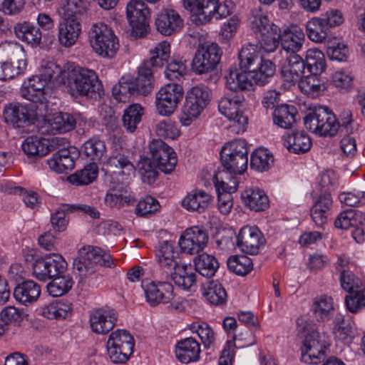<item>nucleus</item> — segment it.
<instances>
[{"mask_svg":"<svg viewBox=\"0 0 365 365\" xmlns=\"http://www.w3.org/2000/svg\"><path fill=\"white\" fill-rule=\"evenodd\" d=\"M304 123L307 129L323 137L334 136L339 128H342L348 134L352 133L354 130V122L349 110L344 111L341 120L338 121L331 110L322 106L311 109L304 117Z\"/></svg>","mask_w":365,"mask_h":365,"instance_id":"1","label":"nucleus"},{"mask_svg":"<svg viewBox=\"0 0 365 365\" xmlns=\"http://www.w3.org/2000/svg\"><path fill=\"white\" fill-rule=\"evenodd\" d=\"M62 86L72 96L100 97L103 86L96 72L87 68L70 66L61 74Z\"/></svg>","mask_w":365,"mask_h":365,"instance_id":"2","label":"nucleus"},{"mask_svg":"<svg viewBox=\"0 0 365 365\" xmlns=\"http://www.w3.org/2000/svg\"><path fill=\"white\" fill-rule=\"evenodd\" d=\"M114 263L110 254L98 247L88 246L79 251V256L74 259L73 269L79 278V283L87 281L91 286H96V281H101L103 276L95 274L99 266L112 267Z\"/></svg>","mask_w":365,"mask_h":365,"instance_id":"3","label":"nucleus"},{"mask_svg":"<svg viewBox=\"0 0 365 365\" xmlns=\"http://www.w3.org/2000/svg\"><path fill=\"white\" fill-rule=\"evenodd\" d=\"M88 38L93 51L104 58H113L119 48L118 39L113 31L102 22L92 24Z\"/></svg>","mask_w":365,"mask_h":365,"instance_id":"4","label":"nucleus"},{"mask_svg":"<svg viewBox=\"0 0 365 365\" xmlns=\"http://www.w3.org/2000/svg\"><path fill=\"white\" fill-rule=\"evenodd\" d=\"M211 92L204 85L192 87L187 93L185 102L180 116L182 125L187 126L197 118L210 101Z\"/></svg>","mask_w":365,"mask_h":365,"instance_id":"5","label":"nucleus"},{"mask_svg":"<svg viewBox=\"0 0 365 365\" xmlns=\"http://www.w3.org/2000/svg\"><path fill=\"white\" fill-rule=\"evenodd\" d=\"M4 118L7 124L12 125L21 133L30 132L38 118L34 106L24 105L19 103H10L5 106Z\"/></svg>","mask_w":365,"mask_h":365,"instance_id":"6","label":"nucleus"},{"mask_svg":"<svg viewBox=\"0 0 365 365\" xmlns=\"http://www.w3.org/2000/svg\"><path fill=\"white\" fill-rule=\"evenodd\" d=\"M221 56L222 51L217 43L200 44L192 61V70L199 75L210 73L216 68Z\"/></svg>","mask_w":365,"mask_h":365,"instance_id":"7","label":"nucleus"},{"mask_svg":"<svg viewBox=\"0 0 365 365\" xmlns=\"http://www.w3.org/2000/svg\"><path fill=\"white\" fill-rule=\"evenodd\" d=\"M327 336L316 329L308 331L301 348L302 359L307 364L319 363L324 356L328 345Z\"/></svg>","mask_w":365,"mask_h":365,"instance_id":"8","label":"nucleus"},{"mask_svg":"<svg viewBox=\"0 0 365 365\" xmlns=\"http://www.w3.org/2000/svg\"><path fill=\"white\" fill-rule=\"evenodd\" d=\"M127 18L135 37H143L149 31L150 9L142 0H130L126 6Z\"/></svg>","mask_w":365,"mask_h":365,"instance_id":"9","label":"nucleus"},{"mask_svg":"<svg viewBox=\"0 0 365 365\" xmlns=\"http://www.w3.org/2000/svg\"><path fill=\"white\" fill-rule=\"evenodd\" d=\"M184 91L178 83H170L162 87L156 94L155 106L158 113L168 116L176 109L182 99Z\"/></svg>","mask_w":365,"mask_h":365,"instance_id":"10","label":"nucleus"},{"mask_svg":"<svg viewBox=\"0 0 365 365\" xmlns=\"http://www.w3.org/2000/svg\"><path fill=\"white\" fill-rule=\"evenodd\" d=\"M151 158L156 163L157 168L165 174L172 173L177 164L174 150L162 140H153L149 144Z\"/></svg>","mask_w":365,"mask_h":365,"instance_id":"11","label":"nucleus"},{"mask_svg":"<svg viewBox=\"0 0 365 365\" xmlns=\"http://www.w3.org/2000/svg\"><path fill=\"white\" fill-rule=\"evenodd\" d=\"M208 239V234L205 229L194 226L184 231L178 243L182 252L195 255L199 253L207 246Z\"/></svg>","mask_w":365,"mask_h":365,"instance_id":"12","label":"nucleus"},{"mask_svg":"<svg viewBox=\"0 0 365 365\" xmlns=\"http://www.w3.org/2000/svg\"><path fill=\"white\" fill-rule=\"evenodd\" d=\"M58 142V138H53L49 140L37 136H29L24 140L21 148L28 159L31 162H36L49 152L54 150Z\"/></svg>","mask_w":365,"mask_h":365,"instance_id":"13","label":"nucleus"},{"mask_svg":"<svg viewBox=\"0 0 365 365\" xmlns=\"http://www.w3.org/2000/svg\"><path fill=\"white\" fill-rule=\"evenodd\" d=\"M117 319V312L110 307L95 309L90 312V327L94 333L106 334L113 329Z\"/></svg>","mask_w":365,"mask_h":365,"instance_id":"14","label":"nucleus"},{"mask_svg":"<svg viewBox=\"0 0 365 365\" xmlns=\"http://www.w3.org/2000/svg\"><path fill=\"white\" fill-rule=\"evenodd\" d=\"M265 240L257 227L245 226L237 236V246L246 254L257 255Z\"/></svg>","mask_w":365,"mask_h":365,"instance_id":"15","label":"nucleus"},{"mask_svg":"<svg viewBox=\"0 0 365 365\" xmlns=\"http://www.w3.org/2000/svg\"><path fill=\"white\" fill-rule=\"evenodd\" d=\"M155 26L162 35L171 36L182 29L183 20L175 10L164 9L156 15Z\"/></svg>","mask_w":365,"mask_h":365,"instance_id":"16","label":"nucleus"},{"mask_svg":"<svg viewBox=\"0 0 365 365\" xmlns=\"http://www.w3.org/2000/svg\"><path fill=\"white\" fill-rule=\"evenodd\" d=\"M143 287L146 302L152 307L167 304L173 299V287L167 280L151 282Z\"/></svg>","mask_w":365,"mask_h":365,"instance_id":"17","label":"nucleus"},{"mask_svg":"<svg viewBox=\"0 0 365 365\" xmlns=\"http://www.w3.org/2000/svg\"><path fill=\"white\" fill-rule=\"evenodd\" d=\"M156 257L162 270L161 279L167 280L168 275L180 262L178 259V253L174 250V245L171 242L164 241L159 245L156 252Z\"/></svg>","mask_w":365,"mask_h":365,"instance_id":"18","label":"nucleus"},{"mask_svg":"<svg viewBox=\"0 0 365 365\" xmlns=\"http://www.w3.org/2000/svg\"><path fill=\"white\" fill-rule=\"evenodd\" d=\"M213 197L201 189H195L188 192L182 201V206L189 212L203 213L209 209Z\"/></svg>","mask_w":365,"mask_h":365,"instance_id":"19","label":"nucleus"},{"mask_svg":"<svg viewBox=\"0 0 365 365\" xmlns=\"http://www.w3.org/2000/svg\"><path fill=\"white\" fill-rule=\"evenodd\" d=\"M305 71L304 59L299 54H290L284 56L281 67V73L284 81L292 84L297 83Z\"/></svg>","mask_w":365,"mask_h":365,"instance_id":"20","label":"nucleus"},{"mask_svg":"<svg viewBox=\"0 0 365 365\" xmlns=\"http://www.w3.org/2000/svg\"><path fill=\"white\" fill-rule=\"evenodd\" d=\"M175 352L181 363L196 362L200 358V344L195 338L187 337L177 342Z\"/></svg>","mask_w":365,"mask_h":365,"instance_id":"21","label":"nucleus"},{"mask_svg":"<svg viewBox=\"0 0 365 365\" xmlns=\"http://www.w3.org/2000/svg\"><path fill=\"white\" fill-rule=\"evenodd\" d=\"M169 279L181 289L190 290L196 285L197 274L190 264L180 262L168 275L167 281Z\"/></svg>","mask_w":365,"mask_h":365,"instance_id":"22","label":"nucleus"},{"mask_svg":"<svg viewBox=\"0 0 365 365\" xmlns=\"http://www.w3.org/2000/svg\"><path fill=\"white\" fill-rule=\"evenodd\" d=\"M58 31L60 43L67 48L72 46L81 32L80 19L63 18L58 24Z\"/></svg>","mask_w":365,"mask_h":365,"instance_id":"23","label":"nucleus"},{"mask_svg":"<svg viewBox=\"0 0 365 365\" xmlns=\"http://www.w3.org/2000/svg\"><path fill=\"white\" fill-rule=\"evenodd\" d=\"M48 82L40 75L33 76L25 82L21 88V94L34 103H43L45 98V87Z\"/></svg>","mask_w":365,"mask_h":365,"instance_id":"24","label":"nucleus"},{"mask_svg":"<svg viewBox=\"0 0 365 365\" xmlns=\"http://www.w3.org/2000/svg\"><path fill=\"white\" fill-rule=\"evenodd\" d=\"M40 285L33 280L18 284L14 289V297L19 303L29 306L37 301L41 294Z\"/></svg>","mask_w":365,"mask_h":365,"instance_id":"25","label":"nucleus"},{"mask_svg":"<svg viewBox=\"0 0 365 365\" xmlns=\"http://www.w3.org/2000/svg\"><path fill=\"white\" fill-rule=\"evenodd\" d=\"M332 206V198L329 192H322L311 208V217L319 227L327 223Z\"/></svg>","mask_w":365,"mask_h":365,"instance_id":"26","label":"nucleus"},{"mask_svg":"<svg viewBox=\"0 0 365 365\" xmlns=\"http://www.w3.org/2000/svg\"><path fill=\"white\" fill-rule=\"evenodd\" d=\"M57 145L58 144L55 149L58 150L48 160L47 163L49 168L56 173H67L74 168L75 158L77 155L73 153L74 155H73L69 150L66 148L59 149Z\"/></svg>","mask_w":365,"mask_h":365,"instance_id":"27","label":"nucleus"},{"mask_svg":"<svg viewBox=\"0 0 365 365\" xmlns=\"http://www.w3.org/2000/svg\"><path fill=\"white\" fill-rule=\"evenodd\" d=\"M262 58L255 45L249 43L244 46L238 53L240 68L244 72H253L262 63Z\"/></svg>","mask_w":365,"mask_h":365,"instance_id":"28","label":"nucleus"},{"mask_svg":"<svg viewBox=\"0 0 365 365\" xmlns=\"http://www.w3.org/2000/svg\"><path fill=\"white\" fill-rule=\"evenodd\" d=\"M234 9V4L231 1H225L219 4L218 0H207L205 11L200 21L202 24L209 22L212 17L220 19L230 16Z\"/></svg>","mask_w":365,"mask_h":365,"instance_id":"29","label":"nucleus"},{"mask_svg":"<svg viewBox=\"0 0 365 365\" xmlns=\"http://www.w3.org/2000/svg\"><path fill=\"white\" fill-rule=\"evenodd\" d=\"M130 153L126 149L119 146L115 147L105 165L107 168L125 170L128 174L135 170V167L131 162Z\"/></svg>","mask_w":365,"mask_h":365,"instance_id":"30","label":"nucleus"},{"mask_svg":"<svg viewBox=\"0 0 365 365\" xmlns=\"http://www.w3.org/2000/svg\"><path fill=\"white\" fill-rule=\"evenodd\" d=\"M285 147L289 152L302 154L307 152L312 141L309 136L304 130H295L284 136Z\"/></svg>","mask_w":365,"mask_h":365,"instance_id":"31","label":"nucleus"},{"mask_svg":"<svg viewBox=\"0 0 365 365\" xmlns=\"http://www.w3.org/2000/svg\"><path fill=\"white\" fill-rule=\"evenodd\" d=\"M225 78L226 86L232 93L251 90L253 88L254 83L250 73L231 69Z\"/></svg>","mask_w":365,"mask_h":365,"instance_id":"32","label":"nucleus"},{"mask_svg":"<svg viewBox=\"0 0 365 365\" xmlns=\"http://www.w3.org/2000/svg\"><path fill=\"white\" fill-rule=\"evenodd\" d=\"M312 310L317 321L327 322L335 316L333 299L326 294L314 299Z\"/></svg>","mask_w":365,"mask_h":365,"instance_id":"33","label":"nucleus"},{"mask_svg":"<svg viewBox=\"0 0 365 365\" xmlns=\"http://www.w3.org/2000/svg\"><path fill=\"white\" fill-rule=\"evenodd\" d=\"M244 203L250 210L259 212L269 207V201L265 192L258 187H250L242 194Z\"/></svg>","mask_w":365,"mask_h":365,"instance_id":"34","label":"nucleus"},{"mask_svg":"<svg viewBox=\"0 0 365 365\" xmlns=\"http://www.w3.org/2000/svg\"><path fill=\"white\" fill-rule=\"evenodd\" d=\"M298 112L295 106L288 104H281L275 108L272 113L274 123L284 129L292 128L297 122L296 116Z\"/></svg>","mask_w":365,"mask_h":365,"instance_id":"35","label":"nucleus"},{"mask_svg":"<svg viewBox=\"0 0 365 365\" xmlns=\"http://www.w3.org/2000/svg\"><path fill=\"white\" fill-rule=\"evenodd\" d=\"M245 101L244 96L240 93H230L222 97L218 103L219 111L226 118L241 111Z\"/></svg>","mask_w":365,"mask_h":365,"instance_id":"36","label":"nucleus"},{"mask_svg":"<svg viewBox=\"0 0 365 365\" xmlns=\"http://www.w3.org/2000/svg\"><path fill=\"white\" fill-rule=\"evenodd\" d=\"M280 38L282 55H284V56L290 54H297V52L302 49L304 41V35L301 30L286 31Z\"/></svg>","mask_w":365,"mask_h":365,"instance_id":"37","label":"nucleus"},{"mask_svg":"<svg viewBox=\"0 0 365 365\" xmlns=\"http://www.w3.org/2000/svg\"><path fill=\"white\" fill-rule=\"evenodd\" d=\"M14 30L16 37L28 44L38 45L41 43L42 34L40 29L28 21L16 24Z\"/></svg>","mask_w":365,"mask_h":365,"instance_id":"38","label":"nucleus"},{"mask_svg":"<svg viewBox=\"0 0 365 365\" xmlns=\"http://www.w3.org/2000/svg\"><path fill=\"white\" fill-rule=\"evenodd\" d=\"M132 81L137 95L146 96L154 87L153 70L142 64L138 68V77Z\"/></svg>","mask_w":365,"mask_h":365,"instance_id":"39","label":"nucleus"},{"mask_svg":"<svg viewBox=\"0 0 365 365\" xmlns=\"http://www.w3.org/2000/svg\"><path fill=\"white\" fill-rule=\"evenodd\" d=\"M305 69L310 74L320 76L327 68L324 54L317 48L308 49L304 58Z\"/></svg>","mask_w":365,"mask_h":365,"instance_id":"40","label":"nucleus"},{"mask_svg":"<svg viewBox=\"0 0 365 365\" xmlns=\"http://www.w3.org/2000/svg\"><path fill=\"white\" fill-rule=\"evenodd\" d=\"M150 58L145 61L143 63L146 67L155 68L163 67L168 63L170 53V46L167 41H162L156 45V46L150 50Z\"/></svg>","mask_w":365,"mask_h":365,"instance_id":"41","label":"nucleus"},{"mask_svg":"<svg viewBox=\"0 0 365 365\" xmlns=\"http://www.w3.org/2000/svg\"><path fill=\"white\" fill-rule=\"evenodd\" d=\"M48 124L51 130L47 132L53 133H67L73 130L76 124V118L68 113H58L48 119Z\"/></svg>","mask_w":365,"mask_h":365,"instance_id":"42","label":"nucleus"},{"mask_svg":"<svg viewBox=\"0 0 365 365\" xmlns=\"http://www.w3.org/2000/svg\"><path fill=\"white\" fill-rule=\"evenodd\" d=\"M71 310V304L62 300H55L41 307V314L49 319H65Z\"/></svg>","mask_w":365,"mask_h":365,"instance_id":"43","label":"nucleus"},{"mask_svg":"<svg viewBox=\"0 0 365 365\" xmlns=\"http://www.w3.org/2000/svg\"><path fill=\"white\" fill-rule=\"evenodd\" d=\"M203 296L211 304L222 305L227 301L225 288L217 281H209L202 287Z\"/></svg>","mask_w":365,"mask_h":365,"instance_id":"44","label":"nucleus"},{"mask_svg":"<svg viewBox=\"0 0 365 365\" xmlns=\"http://www.w3.org/2000/svg\"><path fill=\"white\" fill-rule=\"evenodd\" d=\"M319 75L310 74L302 77L297 81L299 90L311 98L320 96L325 90V85L318 77Z\"/></svg>","mask_w":365,"mask_h":365,"instance_id":"45","label":"nucleus"},{"mask_svg":"<svg viewBox=\"0 0 365 365\" xmlns=\"http://www.w3.org/2000/svg\"><path fill=\"white\" fill-rule=\"evenodd\" d=\"M132 201L133 198L122 185L110 188L105 197V204L110 207L120 208L130 204Z\"/></svg>","mask_w":365,"mask_h":365,"instance_id":"46","label":"nucleus"},{"mask_svg":"<svg viewBox=\"0 0 365 365\" xmlns=\"http://www.w3.org/2000/svg\"><path fill=\"white\" fill-rule=\"evenodd\" d=\"M82 151L92 161L91 163H100L106 155V147L103 140L96 138H90L83 145Z\"/></svg>","mask_w":365,"mask_h":365,"instance_id":"47","label":"nucleus"},{"mask_svg":"<svg viewBox=\"0 0 365 365\" xmlns=\"http://www.w3.org/2000/svg\"><path fill=\"white\" fill-rule=\"evenodd\" d=\"M274 164V156L265 148H257L253 151L250 157V167L257 172L267 171Z\"/></svg>","mask_w":365,"mask_h":365,"instance_id":"48","label":"nucleus"},{"mask_svg":"<svg viewBox=\"0 0 365 365\" xmlns=\"http://www.w3.org/2000/svg\"><path fill=\"white\" fill-rule=\"evenodd\" d=\"M195 270L200 274L206 277H211L215 275L219 268L217 259L212 255L202 253L196 257L194 259Z\"/></svg>","mask_w":365,"mask_h":365,"instance_id":"49","label":"nucleus"},{"mask_svg":"<svg viewBox=\"0 0 365 365\" xmlns=\"http://www.w3.org/2000/svg\"><path fill=\"white\" fill-rule=\"evenodd\" d=\"M276 71V67L274 63L270 60L262 58V63L255 71L250 72V76L254 84L264 86L269 82L274 76Z\"/></svg>","mask_w":365,"mask_h":365,"instance_id":"50","label":"nucleus"},{"mask_svg":"<svg viewBox=\"0 0 365 365\" xmlns=\"http://www.w3.org/2000/svg\"><path fill=\"white\" fill-rule=\"evenodd\" d=\"M248 154H241L233 155L227 154L222 155L221 161L223 168L230 173L234 174H242L247 168L248 165Z\"/></svg>","mask_w":365,"mask_h":365,"instance_id":"51","label":"nucleus"},{"mask_svg":"<svg viewBox=\"0 0 365 365\" xmlns=\"http://www.w3.org/2000/svg\"><path fill=\"white\" fill-rule=\"evenodd\" d=\"M52 279L47 285V291L52 297H61L68 293L73 285V280L70 275L62 274Z\"/></svg>","mask_w":365,"mask_h":365,"instance_id":"52","label":"nucleus"},{"mask_svg":"<svg viewBox=\"0 0 365 365\" xmlns=\"http://www.w3.org/2000/svg\"><path fill=\"white\" fill-rule=\"evenodd\" d=\"M134 345V339L128 331L117 329L110 334L106 346L125 349L127 351V349H133Z\"/></svg>","mask_w":365,"mask_h":365,"instance_id":"53","label":"nucleus"},{"mask_svg":"<svg viewBox=\"0 0 365 365\" xmlns=\"http://www.w3.org/2000/svg\"><path fill=\"white\" fill-rule=\"evenodd\" d=\"M250 27L255 36L264 35L274 25L260 9L253 10L249 18Z\"/></svg>","mask_w":365,"mask_h":365,"instance_id":"54","label":"nucleus"},{"mask_svg":"<svg viewBox=\"0 0 365 365\" xmlns=\"http://www.w3.org/2000/svg\"><path fill=\"white\" fill-rule=\"evenodd\" d=\"M73 212H75L73 204L61 205L51 216V223L53 230L57 232L66 230L69 221L67 215Z\"/></svg>","mask_w":365,"mask_h":365,"instance_id":"55","label":"nucleus"},{"mask_svg":"<svg viewBox=\"0 0 365 365\" xmlns=\"http://www.w3.org/2000/svg\"><path fill=\"white\" fill-rule=\"evenodd\" d=\"M136 167L143 182L150 185L155 182L158 173L156 163L152 158L140 155Z\"/></svg>","mask_w":365,"mask_h":365,"instance_id":"56","label":"nucleus"},{"mask_svg":"<svg viewBox=\"0 0 365 365\" xmlns=\"http://www.w3.org/2000/svg\"><path fill=\"white\" fill-rule=\"evenodd\" d=\"M143 115V108L140 104L130 105L124 111L123 115V125L125 130L130 133H133L137 125L141 121Z\"/></svg>","mask_w":365,"mask_h":365,"instance_id":"57","label":"nucleus"},{"mask_svg":"<svg viewBox=\"0 0 365 365\" xmlns=\"http://www.w3.org/2000/svg\"><path fill=\"white\" fill-rule=\"evenodd\" d=\"M113 96L119 102L126 103L133 96H138L132 79L122 77L112 90Z\"/></svg>","mask_w":365,"mask_h":365,"instance_id":"58","label":"nucleus"},{"mask_svg":"<svg viewBox=\"0 0 365 365\" xmlns=\"http://www.w3.org/2000/svg\"><path fill=\"white\" fill-rule=\"evenodd\" d=\"M26 65V61L23 58L16 62L0 61V80H9L23 73Z\"/></svg>","mask_w":365,"mask_h":365,"instance_id":"59","label":"nucleus"},{"mask_svg":"<svg viewBox=\"0 0 365 365\" xmlns=\"http://www.w3.org/2000/svg\"><path fill=\"white\" fill-rule=\"evenodd\" d=\"M281 36V31L279 26L273 25L264 35L256 37L259 47L266 53L274 52L279 46V39Z\"/></svg>","mask_w":365,"mask_h":365,"instance_id":"60","label":"nucleus"},{"mask_svg":"<svg viewBox=\"0 0 365 365\" xmlns=\"http://www.w3.org/2000/svg\"><path fill=\"white\" fill-rule=\"evenodd\" d=\"M306 31L311 41L321 43L327 38L329 30L319 17H314L307 21Z\"/></svg>","mask_w":365,"mask_h":365,"instance_id":"61","label":"nucleus"},{"mask_svg":"<svg viewBox=\"0 0 365 365\" xmlns=\"http://www.w3.org/2000/svg\"><path fill=\"white\" fill-rule=\"evenodd\" d=\"M228 269L241 276H245L253 269L252 259L246 255H233L227 259Z\"/></svg>","mask_w":365,"mask_h":365,"instance_id":"62","label":"nucleus"},{"mask_svg":"<svg viewBox=\"0 0 365 365\" xmlns=\"http://www.w3.org/2000/svg\"><path fill=\"white\" fill-rule=\"evenodd\" d=\"M230 181L233 182L232 187H225L226 188L223 187V190L217 191L218 209L223 215H227L230 212L233 206L232 192H235L237 187V180L231 177Z\"/></svg>","mask_w":365,"mask_h":365,"instance_id":"63","label":"nucleus"},{"mask_svg":"<svg viewBox=\"0 0 365 365\" xmlns=\"http://www.w3.org/2000/svg\"><path fill=\"white\" fill-rule=\"evenodd\" d=\"M98 176V166L90 163L81 170H78L69 177L70 181L76 185H88L92 182Z\"/></svg>","mask_w":365,"mask_h":365,"instance_id":"64","label":"nucleus"}]
</instances>
